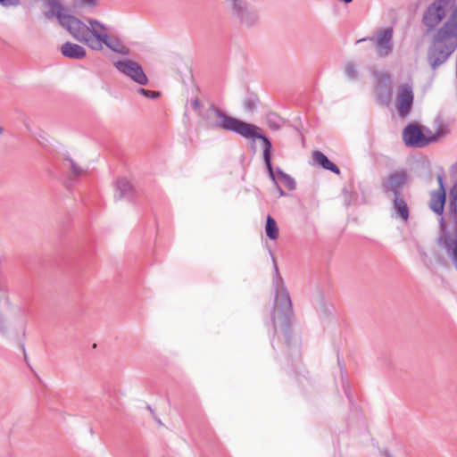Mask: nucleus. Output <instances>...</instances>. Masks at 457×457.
Wrapping results in <instances>:
<instances>
[{"instance_id":"19","label":"nucleus","mask_w":457,"mask_h":457,"mask_svg":"<svg viewBox=\"0 0 457 457\" xmlns=\"http://www.w3.org/2000/svg\"><path fill=\"white\" fill-rule=\"evenodd\" d=\"M265 230H266L267 237L270 239L275 240L278 238V228L276 220L271 216L267 217Z\"/></svg>"},{"instance_id":"16","label":"nucleus","mask_w":457,"mask_h":457,"mask_svg":"<svg viewBox=\"0 0 457 457\" xmlns=\"http://www.w3.org/2000/svg\"><path fill=\"white\" fill-rule=\"evenodd\" d=\"M313 161L316 164L321 166L323 169L332 171L335 174H339V168L333 163L328 158L320 151H314L312 154Z\"/></svg>"},{"instance_id":"27","label":"nucleus","mask_w":457,"mask_h":457,"mask_svg":"<svg viewBox=\"0 0 457 457\" xmlns=\"http://www.w3.org/2000/svg\"><path fill=\"white\" fill-rule=\"evenodd\" d=\"M266 168H268V167L266 166ZM267 170H269V169H267ZM268 171H269V175H270V170H268ZM272 173H273V176H274L273 178H274V179H272V177H271V176H270V178L271 179V180H272V181L274 182V184L276 185V188H277V190H278V192L279 195H280V196H284V195H285V193H284L283 189H282V188L278 185V183H277V181H276L275 172H274V170H272Z\"/></svg>"},{"instance_id":"5","label":"nucleus","mask_w":457,"mask_h":457,"mask_svg":"<svg viewBox=\"0 0 457 457\" xmlns=\"http://www.w3.org/2000/svg\"><path fill=\"white\" fill-rule=\"evenodd\" d=\"M228 11L231 21L241 29H251L260 22L259 12L246 0L228 4Z\"/></svg>"},{"instance_id":"29","label":"nucleus","mask_w":457,"mask_h":457,"mask_svg":"<svg viewBox=\"0 0 457 457\" xmlns=\"http://www.w3.org/2000/svg\"><path fill=\"white\" fill-rule=\"evenodd\" d=\"M48 7H58L60 0H43Z\"/></svg>"},{"instance_id":"23","label":"nucleus","mask_w":457,"mask_h":457,"mask_svg":"<svg viewBox=\"0 0 457 457\" xmlns=\"http://www.w3.org/2000/svg\"><path fill=\"white\" fill-rule=\"evenodd\" d=\"M280 181L284 184V186H285L287 189H289V190H294V189H295V179H294L291 176H289L288 174H287V175H283V176H282V179H281V180H280Z\"/></svg>"},{"instance_id":"20","label":"nucleus","mask_w":457,"mask_h":457,"mask_svg":"<svg viewBox=\"0 0 457 457\" xmlns=\"http://www.w3.org/2000/svg\"><path fill=\"white\" fill-rule=\"evenodd\" d=\"M68 14H66L63 12V8L62 4H59L58 7H49V10L45 12V17L46 19H51L53 17H56L61 23V17H67Z\"/></svg>"},{"instance_id":"18","label":"nucleus","mask_w":457,"mask_h":457,"mask_svg":"<svg viewBox=\"0 0 457 457\" xmlns=\"http://www.w3.org/2000/svg\"><path fill=\"white\" fill-rule=\"evenodd\" d=\"M102 46L105 45L107 47L112 49V51L120 54H127L128 51L126 47L120 43V41L116 38L110 37L107 35V38L104 41H102Z\"/></svg>"},{"instance_id":"32","label":"nucleus","mask_w":457,"mask_h":457,"mask_svg":"<svg viewBox=\"0 0 457 457\" xmlns=\"http://www.w3.org/2000/svg\"><path fill=\"white\" fill-rule=\"evenodd\" d=\"M380 79H381V81H383L385 83H388L390 80V77L387 73H383L380 77Z\"/></svg>"},{"instance_id":"38","label":"nucleus","mask_w":457,"mask_h":457,"mask_svg":"<svg viewBox=\"0 0 457 457\" xmlns=\"http://www.w3.org/2000/svg\"><path fill=\"white\" fill-rule=\"evenodd\" d=\"M2 132H3V128L0 127V133H2Z\"/></svg>"},{"instance_id":"31","label":"nucleus","mask_w":457,"mask_h":457,"mask_svg":"<svg viewBox=\"0 0 457 457\" xmlns=\"http://www.w3.org/2000/svg\"><path fill=\"white\" fill-rule=\"evenodd\" d=\"M283 175H287V173H285L281 169L277 168L276 174H275L276 179H278L281 180Z\"/></svg>"},{"instance_id":"34","label":"nucleus","mask_w":457,"mask_h":457,"mask_svg":"<svg viewBox=\"0 0 457 457\" xmlns=\"http://www.w3.org/2000/svg\"><path fill=\"white\" fill-rule=\"evenodd\" d=\"M4 316L0 313V331H4Z\"/></svg>"},{"instance_id":"37","label":"nucleus","mask_w":457,"mask_h":457,"mask_svg":"<svg viewBox=\"0 0 457 457\" xmlns=\"http://www.w3.org/2000/svg\"><path fill=\"white\" fill-rule=\"evenodd\" d=\"M226 1H227L228 4H233V3L237 2V0H226Z\"/></svg>"},{"instance_id":"33","label":"nucleus","mask_w":457,"mask_h":457,"mask_svg":"<svg viewBox=\"0 0 457 457\" xmlns=\"http://www.w3.org/2000/svg\"><path fill=\"white\" fill-rule=\"evenodd\" d=\"M192 105H193L194 109L198 110L199 107H200V101H199V99L198 98L194 99L193 102H192Z\"/></svg>"},{"instance_id":"6","label":"nucleus","mask_w":457,"mask_h":457,"mask_svg":"<svg viewBox=\"0 0 457 457\" xmlns=\"http://www.w3.org/2000/svg\"><path fill=\"white\" fill-rule=\"evenodd\" d=\"M365 41L372 44L378 58H386L394 50V29L392 27L379 29L373 37L361 38L356 41V44Z\"/></svg>"},{"instance_id":"3","label":"nucleus","mask_w":457,"mask_h":457,"mask_svg":"<svg viewBox=\"0 0 457 457\" xmlns=\"http://www.w3.org/2000/svg\"><path fill=\"white\" fill-rule=\"evenodd\" d=\"M445 219L446 220L442 217L440 220L443 235L438 241L445 248L457 270V183L449 192L448 211Z\"/></svg>"},{"instance_id":"4","label":"nucleus","mask_w":457,"mask_h":457,"mask_svg":"<svg viewBox=\"0 0 457 457\" xmlns=\"http://www.w3.org/2000/svg\"><path fill=\"white\" fill-rule=\"evenodd\" d=\"M274 268L275 278L273 283L276 287V300L272 312V322L275 329L278 325L287 328L293 314L292 302L289 293L283 284L282 278L278 274L276 263Z\"/></svg>"},{"instance_id":"26","label":"nucleus","mask_w":457,"mask_h":457,"mask_svg":"<svg viewBox=\"0 0 457 457\" xmlns=\"http://www.w3.org/2000/svg\"><path fill=\"white\" fill-rule=\"evenodd\" d=\"M244 106L245 110L253 112L255 109V103L252 99H247L245 101Z\"/></svg>"},{"instance_id":"10","label":"nucleus","mask_w":457,"mask_h":457,"mask_svg":"<svg viewBox=\"0 0 457 457\" xmlns=\"http://www.w3.org/2000/svg\"><path fill=\"white\" fill-rule=\"evenodd\" d=\"M115 67L119 71L129 77L139 85H145L148 82L142 66L137 62L131 60L119 61L115 62Z\"/></svg>"},{"instance_id":"8","label":"nucleus","mask_w":457,"mask_h":457,"mask_svg":"<svg viewBox=\"0 0 457 457\" xmlns=\"http://www.w3.org/2000/svg\"><path fill=\"white\" fill-rule=\"evenodd\" d=\"M408 179L409 176L405 169L393 170L383 179L381 188L385 195H402L401 190L407 183Z\"/></svg>"},{"instance_id":"25","label":"nucleus","mask_w":457,"mask_h":457,"mask_svg":"<svg viewBox=\"0 0 457 457\" xmlns=\"http://www.w3.org/2000/svg\"><path fill=\"white\" fill-rule=\"evenodd\" d=\"M276 120H277V118L275 115H270L268 117V124H269L270 128L274 130H278L280 128L279 124L277 122Z\"/></svg>"},{"instance_id":"9","label":"nucleus","mask_w":457,"mask_h":457,"mask_svg":"<svg viewBox=\"0 0 457 457\" xmlns=\"http://www.w3.org/2000/svg\"><path fill=\"white\" fill-rule=\"evenodd\" d=\"M61 25L70 32L74 39L87 46L90 31L86 23L68 14L67 17H61Z\"/></svg>"},{"instance_id":"21","label":"nucleus","mask_w":457,"mask_h":457,"mask_svg":"<svg viewBox=\"0 0 457 457\" xmlns=\"http://www.w3.org/2000/svg\"><path fill=\"white\" fill-rule=\"evenodd\" d=\"M64 162L69 164V168L74 177L82 176L87 172L86 169L79 166L74 160L71 158H66Z\"/></svg>"},{"instance_id":"7","label":"nucleus","mask_w":457,"mask_h":457,"mask_svg":"<svg viewBox=\"0 0 457 457\" xmlns=\"http://www.w3.org/2000/svg\"><path fill=\"white\" fill-rule=\"evenodd\" d=\"M439 135H426L417 124H409L403 130V139L406 145L424 147L436 142Z\"/></svg>"},{"instance_id":"12","label":"nucleus","mask_w":457,"mask_h":457,"mask_svg":"<svg viewBox=\"0 0 457 457\" xmlns=\"http://www.w3.org/2000/svg\"><path fill=\"white\" fill-rule=\"evenodd\" d=\"M413 98L412 86L408 83L402 84L399 87L396 97L397 110L401 117L404 118L409 114L412 107Z\"/></svg>"},{"instance_id":"28","label":"nucleus","mask_w":457,"mask_h":457,"mask_svg":"<svg viewBox=\"0 0 457 457\" xmlns=\"http://www.w3.org/2000/svg\"><path fill=\"white\" fill-rule=\"evenodd\" d=\"M80 4L89 7H95L97 4V0H79Z\"/></svg>"},{"instance_id":"2","label":"nucleus","mask_w":457,"mask_h":457,"mask_svg":"<svg viewBox=\"0 0 457 457\" xmlns=\"http://www.w3.org/2000/svg\"><path fill=\"white\" fill-rule=\"evenodd\" d=\"M205 121V125L212 129H223L232 131L243 137L254 140L255 138L261 139L263 144V159L265 165H267L270 176L273 178L272 165L270 162L272 145L267 137L258 132L260 128L231 117L214 105H211L202 115Z\"/></svg>"},{"instance_id":"11","label":"nucleus","mask_w":457,"mask_h":457,"mask_svg":"<svg viewBox=\"0 0 457 457\" xmlns=\"http://www.w3.org/2000/svg\"><path fill=\"white\" fill-rule=\"evenodd\" d=\"M88 34L87 46L92 50H102V41L107 38L106 27L99 21L95 19H88Z\"/></svg>"},{"instance_id":"13","label":"nucleus","mask_w":457,"mask_h":457,"mask_svg":"<svg viewBox=\"0 0 457 457\" xmlns=\"http://www.w3.org/2000/svg\"><path fill=\"white\" fill-rule=\"evenodd\" d=\"M437 182L438 189L430 194L429 207L435 213L442 215L446 199L443 175H437Z\"/></svg>"},{"instance_id":"14","label":"nucleus","mask_w":457,"mask_h":457,"mask_svg":"<svg viewBox=\"0 0 457 457\" xmlns=\"http://www.w3.org/2000/svg\"><path fill=\"white\" fill-rule=\"evenodd\" d=\"M393 215L404 222L409 219V207L403 195H396L393 197Z\"/></svg>"},{"instance_id":"36","label":"nucleus","mask_w":457,"mask_h":457,"mask_svg":"<svg viewBox=\"0 0 457 457\" xmlns=\"http://www.w3.org/2000/svg\"><path fill=\"white\" fill-rule=\"evenodd\" d=\"M5 303L7 305H11V301H10V298L8 296L5 297Z\"/></svg>"},{"instance_id":"30","label":"nucleus","mask_w":457,"mask_h":457,"mask_svg":"<svg viewBox=\"0 0 457 457\" xmlns=\"http://www.w3.org/2000/svg\"><path fill=\"white\" fill-rule=\"evenodd\" d=\"M3 6H11L18 4V0H0Z\"/></svg>"},{"instance_id":"22","label":"nucleus","mask_w":457,"mask_h":457,"mask_svg":"<svg viewBox=\"0 0 457 457\" xmlns=\"http://www.w3.org/2000/svg\"><path fill=\"white\" fill-rule=\"evenodd\" d=\"M345 73L351 79L358 78V70L356 64L353 62H347L345 65Z\"/></svg>"},{"instance_id":"35","label":"nucleus","mask_w":457,"mask_h":457,"mask_svg":"<svg viewBox=\"0 0 457 457\" xmlns=\"http://www.w3.org/2000/svg\"><path fill=\"white\" fill-rule=\"evenodd\" d=\"M381 453L384 457H393L387 450L381 451Z\"/></svg>"},{"instance_id":"17","label":"nucleus","mask_w":457,"mask_h":457,"mask_svg":"<svg viewBox=\"0 0 457 457\" xmlns=\"http://www.w3.org/2000/svg\"><path fill=\"white\" fill-rule=\"evenodd\" d=\"M115 188L114 197L116 199L128 198L131 195L132 186L126 179H118L115 184Z\"/></svg>"},{"instance_id":"1","label":"nucleus","mask_w":457,"mask_h":457,"mask_svg":"<svg viewBox=\"0 0 457 457\" xmlns=\"http://www.w3.org/2000/svg\"><path fill=\"white\" fill-rule=\"evenodd\" d=\"M421 22L428 32H434L427 57L435 71L457 49V1L432 0L422 12Z\"/></svg>"},{"instance_id":"15","label":"nucleus","mask_w":457,"mask_h":457,"mask_svg":"<svg viewBox=\"0 0 457 457\" xmlns=\"http://www.w3.org/2000/svg\"><path fill=\"white\" fill-rule=\"evenodd\" d=\"M61 53L63 56L75 60H80L86 56L84 47L71 42L64 43L61 47Z\"/></svg>"},{"instance_id":"24","label":"nucleus","mask_w":457,"mask_h":457,"mask_svg":"<svg viewBox=\"0 0 457 457\" xmlns=\"http://www.w3.org/2000/svg\"><path fill=\"white\" fill-rule=\"evenodd\" d=\"M138 93L151 99H155L160 96V93L157 91H150L144 88H139Z\"/></svg>"}]
</instances>
